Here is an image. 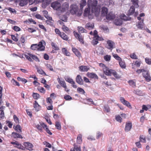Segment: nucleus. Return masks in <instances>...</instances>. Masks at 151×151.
Wrapping results in <instances>:
<instances>
[{
	"mask_svg": "<svg viewBox=\"0 0 151 151\" xmlns=\"http://www.w3.org/2000/svg\"><path fill=\"white\" fill-rule=\"evenodd\" d=\"M98 1L96 0H88L87 1L88 8L85 9L84 15L85 16H88L90 18L89 16L90 9H91L92 12H96L98 9L97 7Z\"/></svg>",
	"mask_w": 151,
	"mask_h": 151,
	"instance_id": "obj_1",
	"label": "nucleus"
},
{
	"mask_svg": "<svg viewBox=\"0 0 151 151\" xmlns=\"http://www.w3.org/2000/svg\"><path fill=\"white\" fill-rule=\"evenodd\" d=\"M46 43L43 40L39 42L38 44H34L31 45L30 49L33 50L42 51L45 50Z\"/></svg>",
	"mask_w": 151,
	"mask_h": 151,
	"instance_id": "obj_2",
	"label": "nucleus"
},
{
	"mask_svg": "<svg viewBox=\"0 0 151 151\" xmlns=\"http://www.w3.org/2000/svg\"><path fill=\"white\" fill-rule=\"evenodd\" d=\"M70 7L71 9L70 10V12L72 14H76L78 17L81 15V12L80 11H78V8L76 5H71Z\"/></svg>",
	"mask_w": 151,
	"mask_h": 151,
	"instance_id": "obj_3",
	"label": "nucleus"
},
{
	"mask_svg": "<svg viewBox=\"0 0 151 151\" xmlns=\"http://www.w3.org/2000/svg\"><path fill=\"white\" fill-rule=\"evenodd\" d=\"M142 75L147 81L148 82L151 80V77L150 75L149 70H145L144 73H142Z\"/></svg>",
	"mask_w": 151,
	"mask_h": 151,
	"instance_id": "obj_4",
	"label": "nucleus"
},
{
	"mask_svg": "<svg viewBox=\"0 0 151 151\" xmlns=\"http://www.w3.org/2000/svg\"><path fill=\"white\" fill-rule=\"evenodd\" d=\"M120 100L121 102L124 105L126 106L130 109L132 108V106L130 104L129 102L125 100L124 97H120Z\"/></svg>",
	"mask_w": 151,
	"mask_h": 151,
	"instance_id": "obj_5",
	"label": "nucleus"
},
{
	"mask_svg": "<svg viewBox=\"0 0 151 151\" xmlns=\"http://www.w3.org/2000/svg\"><path fill=\"white\" fill-rule=\"evenodd\" d=\"M52 7L54 9L56 10H60L61 7V4L58 1H55L52 2L51 5Z\"/></svg>",
	"mask_w": 151,
	"mask_h": 151,
	"instance_id": "obj_6",
	"label": "nucleus"
},
{
	"mask_svg": "<svg viewBox=\"0 0 151 151\" xmlns=\"http://www.w3.org/2000/svg\"><path fill=\"white\" fill-rule=\"evenodd\" d=\"M113 70L110 69L107 67H104L103 68V72L105 74L108 76H111V74Z\"/></svg>",
	"mask_w": 151,
	"mask_h": 151,
	"instance_id": "obj_7",
	"label": "nucleus"
},
{
	"mask_svg": "<svg viewBox=\"0 0 151 151\" xmlns=\"http://www.w3.org/2000/svg\"><path fill=\"white\" fill-rule=\"evenodd\" d=\"M73 33L76 38L78 39L81 43L83 44L84 43V41L82 36H81L78 32L75 31H74Z\"/></svg>",
	"mask_w": 151,
	"mask_h": 151,
	"instance_id": "obj_8",
	"label": "nucleus"
},
{
	"mask_svg": "<svg viewBox=\"0 0 151 151\" xmlns=\"http://www.w3.org/2000/svg\"><path fill=\"white\" fill-rule=\"evenodd\" d=\"M132 126V122L130 121L127 122L124 128L125 131L126 132L129 131L131 129Z\"/></svg>",
	"mask_w": 151,
	"mask_h": 151,
	"instance_id": "obj_9",
	"label": "nucleus"
},
{
	"mask_svg": "<svg viewBox=\"0 0 151 151\" xmlns=\"http://www.w3.org/2000/svg\"><path fill=\"white\" fill-rule=\"evenodd\" d=\"M106 16V19L109 21L112 20L115 17V15L112 12H109Z\"/></svg>",
	"mask_w": 151,
	"mask_h": 151,
	"instance_id": "obj_10",
	"label": "nucleus"
},
{
	"mask_svg": "<svg viewBox=\"0 0 151 151\" xmlns=\"http://www.w3.org/2000/svg\"><path fill=\"white\" fill-rule=\"evenodd\" d=\"M69 7V4L68 3L65 2L64 3L61 8H60V9L62 12H65L68 10Z\"/></svg>",
	"mask_w": 151,
	"mask_h": 151,
	"instance_id": "obj_11",
	"label": "nucleus"
},
{
	"mask_svg": "<svg viewBox=\"0 0 151 151\" xmlns=\"http://www.w3.org/2000/svg\"><path fill=\"white\" fill-rule=\"evenodd\" d=\"M24 145L26 149L28 150H32L33 147V145L32 144L29 142H25L24 143Z\"/></svg>",
	"mask_w": 151,
	"mask_h": 151,
	"instance_id": "obj_12",
	"label": "nucleus"
},
{
	"mask_svg": "<svg viewBox=\"0 0 151 151\" xmlns=\"http://www.w3.org/2000/svg\"><path fill=\"white\" fill-rule=\"evenodd\" d=\"M33 105L34 108L35 109V110L37 111H38L40 110L41 108V106L38 104L36 101H35L34 102L33 104Z\"/></svg>",
	"mask_w": 151,
	"mask_h": 151,
	"instance_id": "obj_13",
	"label": "nucleus"
},
{
	"mask_svg": "<svg viewBox=\"0 0 151 151\" xmlns=\"http://www.w3.org/2000/svg\"><path fill=\"white\" fill-rule=\"evenodd\" d=\"M72 50L73 52L78 57L80 58L81 57V55L78 50L75 47H73Z\"/></svg>",
	"mask_w": 151,
	"mask_h": 151,
	"instance_id": "obj_14",
	"label": "nucleus"
},
{
	"mask_svg": "<svg viewBox=\"0 0 151 151\" xmlns=\"http://www.w3.org/2000/svg\"><path fill=\"white\" fill-rule=\"evenodd\" d=\"M57 80L58 82V83L62 87H63V88H66V85L64 81L63 80V79L61 80L59 77L58 78Z\"/></svg>",
	"mask_w": 151,
	"mask_h": 151,
	"instance_id": "obj_15",
	"label": "nucleus"
},
{
	"mask_svg": "<svg viewBox=\"0 0 151 151\" xmlns=\"http://www.w3.org/2000/svg\"><path fill=\"white\" fill-rule=\"evenodd\" d=\"M144 24L143 22V19H142V21L138 22L136 24V26L137 28L140 29H143L144 27Z\"/></svg>",
	"mask_w": 151,
	"mask_h": 151,
	"instance_id": "obj_16",
	"label": "nucleus"
},
{
	"mask_svg": "<svg viewBox=\"0 0 151 151\" xmlns=\"http://www.w3.org/2000/svg\"><path fill=\"white\" fill-rule=\"evenodd\" d=\"M11 137L14 139H16L17 138L21 139L23 138L22 136L19 133H17L15 132H13L12 133Z\"/></svg>",
	"mask_w": 151,
	"mask_h": 151,
	"instance_id": "obj_17",
	"label": "nucleus"
},
{
	"mask_svg": "<svg viewBox=\"0 0 151 151\" xmlns=\"http://www.w3.org/2000/svg\"><path fill=\"white\" fill-rule=\"evenodd\" d=\"M76 82L80 85H83V80L81 78V76L80 75H78L76 78Z\"/></svg>",
	"mask_w": 151,
	"mask_h": 151,
	"instance_id": "obj_18",
	"label": "nucleus"
},
{
	"mask_svg": "<svg viewBox=\"0 0 151 151\" xmlns=\"http://www.w3.org/2000/svg\"><path fill=\"white\" fill-rule=\"evenodd\" d=\"M66 81L72 84V86L74 88H77V85L75 84L74 81L72 79L68 78H67Z\"/></svg>",
	"mask_w": 151,
	"mask_h": 151,
	"instance_id": "obj_19",
	"label": "nucleus"
},
{
	"mask_svg": "<svg viewBox=\"0 0 151 151\" xmlns=\"http://www.w3.org/2000/svg\"><path fill=\"white\" fill-rule=\"evenodd\" d=\"M87 75L88 77L91 78L97 79L98 78V76L95 73H88Z\"/></svg>",
	"mask_w": 151,
	"mask_h": 151,
	"instance_id": "obj_20",
	"label": "nucleus"
},
{
	"mask_svg": "<svg viewBox=\"0 0 151 151\" xmlns=\"http://www.w3.org/2000/svg\"><path fill=\"white\" fill-rule=\"evenodd\" d=\"M94 27V24L93 23H91L90 22L86 24L85 26L86 28L89 30H91L93 29Z\"/></svg>",
	"mask_w": 151,
	"mask_h": 151,
	"instance_id": "obj_21",
	"label": "nucleus"
},
{
	"mask_svg": "<svg viewBox=\"0 0 151 151\" xmlns=\"http://www.w3.org/2000/svg\"><path fill=\"white\" fill-rule=\"evenodd\" d=\"M79 68V70L81 72H87L89 69V68H88L87 66L84 65L80 66Z\"/></svg>",
	"mask_w": 151,
	"mask_h": 151,
	"instance_id": "obj_22",
	"label": "nucleus"
},
{
	"mask_svg": "<svg viewBox=\"0 0 151 151\" xmlns=\"http://www.w3.org/2000/svg\"><path fill=\"white\" fill-rule=\"evenodd\" d=\"M107 43L109 47H108V49L111 50V51L113 48V45H114V43L111 40H108L107 41Z\"/></svg>",
	"mask_w": 151,
	"mask_h": 151,
	"instance_id": "obj_23",
	"label": "nucleus"
},
{
	"mask_svg": "<svg viewBox=\"0 0 151 151\" xmlns=\"http://www.w3.org/2000/svg\"><path fill=\"white\" fill-rule=\"evenodd\" d=\"M112 75L114 77L117 79H119L121 77V76L118 74L115 70H114L111 74V76Z\"/></svg>",
	"mask_w": 151,
	"mask_h": 151,
	"instance_id": "obj_24",
	"label": "nucleus"
},
{
	"mask_svg": "<svg viewBox=\"0 0 151 151\" xmlns=\"http://www.w3.org/2000/svg\"><path fill=\"white\" fill-rule=\"evenodd\" d=\"M108 12V9L105 7H103L101 9V13L103 16H106Z\"/></svg>",
	"mask_w": 151,
	"mask_h": 151,
	"instance_id": "obj_25",
	"label": "nucleus"
},
{
	"mask_svg": "<svg viewBox=\"0 0 151 151\" xmlns=\"http://www.w3.org/2000/svg\"><path fill=\"white\" fill-rule=\"evenodd\" d=\"M60 36L65 41H68L69 39V37H68V35H66L63 32H62V33L60 35Z\"/></svg>",
	"mask_w": 151,
	"mask_h": 151,
	"instance_id": "obj_26",
	"label": "nucleus"
},
{
	"mask_svg": "<svg viewBox=\"0 0 151 151\" xmlns=\"http://www.w3.org/2000/svg\"><path fill=\"white\" fill-rule=\"evenodd\" d=\"M63 53L65 55L70 56V53L65 48H63L62 49Z\"/></svg>",
	"mask_w": 151,
	"mask_h": 151,
	"instance_id": "obj_27",
	"label": "nucleus"
},
{
	"mask_svg": "<svg viewBox=\"0 0 151 151\" xmlns=\"http://www.w3.org/2000/svg\"><path fill=\"white\" fill-rule=\"evenodd\" d=\"M4 106H3L0 107V118L1 119L3 118L4 116Z\"/></svg>",
	"mask_w": 151,
	"mask_h": 151,
	"instance_id": "obj_28",
	"label": "nucleus"
},
{
	"mask_svg": "<svg viewBox=\"0 0 151 151\" xmlns=\"http://www.w3.org/2000/svg\"><path fill=\"white\" fill-rule=\"evenodd\" d=\"M29 55L33 60L37 62H40V60L38 57L36 55L31 53H29Z\"/></svg>",
	"mask_w": 151,
	"mask_h": 151,
	"instance_id": "obj_29",
	"label": "nucleus"
},
{
	"mask_svg": "<svg viewBox=\"0 0 151 151\" xmlns=\"http://www.w3.org/2000/svg\"><path fill=\"white\" fill-rule=\"evenodd\" d=\"M78 32L80 33H86L87 31L83 27H78Z\"/></svg>",
	"mask_w": 151,
	"mask_h": 151,
	"instance_id": "obj_30",
	"label": "nucleus"
},
{
	"mask_svg": "<svg viewBox=\"0 0 151 151\" xmlns=\"http://www.w3.org/2000/svg\"><path fill=\"white\" fill-rule=\"evenodd\" d=\"M135 12V8L134 6H131L130 7V9L129 11L128 14L129 15H132Z\"/></svg>",
	"mask_w": 151,
	"mask_h": 151,
	"instance_id": "obj_31",
	"label": "nucleus"
},
{
	"mask_svg": "<svg viewBox=\"0 0 151 151\" xmlns=\"http://www.w3.org/2000/svg\"><path fill=\"white\" fill-rule=\"evenodd\" d=\"M119 65L122 68H125L126 67V65L125 62L122 61V59L119 61Z\"/></svg>",
	"mask_w": 151,
	"mask_h": 151,
	"instance_id": "obj_32",
	"label": "nucleus"
},
{
	"mask_svg": "<svg viewBox=\"0 0 151 151\" xmlns=\"http://www.w3.org/2000/svg\"><path fill=\"white\" fill-rule=\"evenodd\" d=\"M82 135L81 134H79L78 136L77 142L78 143L80 144L82 143Z\"/></svg>",
	"mask_w": 151,
	"mask_h": 151,
	"instance_id": "obj_33",
	"label": "nucleus"
},
{
	"mask_svg": "<svg viewBox=\"0 0 151 151\" xmlns=\"http://www.w3.org/2000/svg\"><path fill=\"white\" fill-rule=\"evenodd\" d=\"M32 96L33 99L35 100H37L40 98V96L38 93L34 92L33 93Z\"/></svg>",
	"mask_w": 151,
	"mask_h": 151,
	"instance_id": "obj_34",
	"label": "nucleus"
},
{
	"mask_svg": "<svg viewBox=\"0 0 151 151\" xmlns=\"http://www.w3.org/2000/svg\"><path fill=\"white\" fill-rule=\"evenodd\" d=\"M114 23L117 26H120L122 24V22L120 19H115Z\"/></svg>",
	"mask_w": 151,
	"mask_h": 151,
	"instance_id": "obj_35",
	"label": "nucleus"
},
{
	"mask_svg": "<svg viewBox=\"0 0 151 151\" xmlns=\"http://www.w3.org/2000/svg\"><path fill=\"white\" fill-rule=\"evenodd\" d=\"M37 72L39 73L44 76H47L44 71L41 68H37Z\"/></svg>",
	"mask_w": 151,
	"mask_h": 151,
	"instance_id": "obj_36",
	"label": "nucleus"
},
{
	"mask_svg": "<svg viewBox=\"0 0 151 151\" xmlns=\"http://www.w3.org/2000/svg\"><path fill=\"white\" fill-rule=\"evenodd\" d=\"M129 84L132 87L134 88L136 86V83L132 80H130L128 81Z\"/></svg>",
	"mask_w": 151,
	"mask_h": 151,
	"instance_id": "obj_37",
	"label": "nucleus"
},
{
	"mask_svg": "<svg viewBox=\"0 0 151 151\" xmlns=\"http://www.w3.org/2000/svg\"><path fill=\"white\" fill-rule=\"evenodd\" d=\"M14 129L15 130H16L19 132H21L22 131V127L19 124L17 125L15 127Z\"/></svg>",
	"mask_w": 151,
	"mask_h": 151,
	"instance_id": "obj_38",
	"label": "nucleus"
},
{
	"mask_svg": "<svg viewBox=\"0 0 151 151\" xmlns=\"http://www.w3.org/2000/svg\"><path fill=\"white\" fill-rule=\"evenodd\" d=\"M77 92L82 94H85V91L83 89L80 87H78L77 89Z\"/></svg>",
	"mask_w": 151,
	"mask_h": 151,
	"instance_id": "obj_39",
	"label": "nucleus"
},
{
	"mask_svg": "<svg viewBox=\"0 0 151 151\" xmlns=\"http://www.w3.org/2000/svg\"><path fill=\"white\" fill-rule=\"evenodd\" d=\"M104 50L102 47H101L99 48L97 50V54L100 55H103L104 53Z\"/></svg>",
	"mask_w": 151,
	"mask_h": 151,
	"instance_id": "obj_40",
	"label": "nucleus"
},
{
	"mask_svg": "<svg viewBox=\"0 0 151 151\" xmlns=\"http://www.w3.org/2000/svg\"><path fill=\"white\" fill-rule=\"evenodd\" d=\"M133 5L136 7H137L139 6L138 3L139 0H131Z\"/></svg>",
	"mask_w": 151,
	"mask_h": 151,
	"instance_id": "obj_41",
	"label": "nucleus"
},
{
	"mask_svg": "<svg viewBox=\"0 0 151 151\" xmlns=\"http://www.w3.org/2000/svg\"><path fill=\"white\" fill-rule=\"evenodd\" d=\"M86 2L85 0H82L80 4V7L81 9L83 8V6L86 5Z\"/></svg>",
	"mask_w": 151,
	"mask_h": 151,
	"instance_id": "obj_42",
	"label": "nucleus"
},
{
	"mask_svg": "<svg viewBox=\"0 0 151 151\" xmlns=\"http://www.w3.org/2000/svg\"><path fill=\"white\" fill-rule=\"evenodd\" d=\"M15 147H16L19 149L24 150L25 149V147L21 144L19 143L18 142L17 145L15 146Z\"/></svg>",
	"mask_w": 151,
	"mask_h": 151,
	"instance_id": "obj_43",
	"label": "nucleus"
},
{
	"mask_svg": "<svg viewBox=\"0 0 151 151\" xmlns=\"http://www.w3.org/2000/svg\"><path fill=\"white\" fill-rule=\"evenodd\" d=\"M51 45L52 48L54 50H59L58 47L54 42H52L51 43Z\"/></svg>",
	"mask_w": 151,
	"mask_h": 151,
	"instance_id": "obj_44",
	"label": "nucleus"
},
{
	"mask_svg": "<svg viewBox=\"0 0 151 151\" xmlns=\"http://www.w3.org/2000/svg\"><path fill=\"white\" fill-rule=\"evenodd\" d=\"M112 55L113 57L116 60H118L119 61L121 60V58L117 54H115L112 53Z\"/></svg>",
	"mask_w": 151,
	"mask_h": 151,
	"instance_id": "obj_45",
	"label": "nucleus"
},
{
	"mask_svg": "<svg viewBox=\"0 0 151 151\" xmlns=\"http://www.w3.org/2000/svg\"><path fill=\"white\" fill-rule=\"evenodd\" d=\"M20 2L19 5L22 6H23L26 4L25 0H18Z\"/></svg>",
	"mask_w": 151,
	"mask_h": 151,
	"instance_id": "obj_46",
	"label": "nucleus"
},
{
	"mask_svg": "<svg viewBox=\"0 0 151 151\" xmlns=\"http://www.w3.org/2000/svg\"><path fill=\"white\" fill-rule=\"evenodd\" d=\"M140 141L141 142H145L146 139L145 137L143 135H140L139 137Z\"/></svg>",
	"mask_w": 151,
	"mask_h": 151,
	"instance_id": "obj_47",
	"label": "nucleus"
},
{
	"mask_svg": "<svg viewBox=\"0 0 151 151\" xmlns=\"http://www.w3.org/2000/svg\"><path fill=\"white\" fill-rule=\"evenodd\" d=\"M62 29L63 31L65 33L69 32L70 31V29L69 28L65 25L63 26V27H62Z\"/></svg>",
	"mask_w": 151,
	"mask_h": 151,
	"instance_id": "obj_48",
	"label": "nucleus"
},
{
	"mask_svg": "<svg viewBox=\"0 0 151 151\" xmlns=\"http://www.w3.org/2000/svg\"><path fill=\"white\" fill-rule=\"evenodd\" d=\"M46 68L47 69H49L51 71H53V68L52 67L50 64L47 63L46 65Z\"/></svg>",
	"mask_w": 151,
	"mask_h": 151,
	"instance_id": "obj_49",
	"label": "nucleus"
},
{
	"mask_svg": "<svg viewBox=\"0 0 151 151\" xmlns=\"http://www.w3.org/2000/svg\"><path fill=\"white\" fill-rule=\"evenodd\" d=\"M37 89L41 93H45V90L43 87H39L37 88Z\"/></svg>",
	"mask_w": 151,
	"mask_h": 151,
	"instance_id": "obj_50",
	"label": "nucleus"
},
{
	"mask_svg": "<svg viewBox=\"0 0 151 151\" xmlns=\"http://www.w3.org/2000/svg\"><path fill=\"white\" fill-rule=\"evenodd\" d=\"M46 23L47 24L52 26L53 25L54 21L52 19V20H47L46 21Z\"/></svg>",
	"mask_w": 151,
	"mask_h": 151,
	"instance_id": "obj_51",
	"label": "nucleus"
},
{
	"mask_svg": "<svg viewBox=\"0 0 151 151\" xmlns=\"http://www.w3.org/2000/svg\"><path fill=\"white\" fill-rule=\"evenodd\" d=\"M29 53H27V55L25 54L24 56L25 58L29 61L30 62H32L33 60L30 56L29 55Z\"/></svg>",
	"mask_w": 151,
	"mask_h": 151,
	"instance_id": "obj_52",
	"label": "nucleus"
},
{
	"mask_svg": "<svg viewBox=\"0 0 151 151\" xmlns=\"http://www.w3.org/2000/svg\"><path fill=\"white\" fill-rule=\"evenodd\" d=\"M55 127L56 128L59 130L61 129V126L60 124L58 122H56L55 123Z\"/></svg>",
	"mask_w": 151,
	"mask_h": 151,
	"instance_id": "obj_53",
	"label": "nucleus"
},
{
	"mask_svg": "<svg viewBox=\"0 0 151 151\" xmlns=\"http://www.w3.org/2000/svg\"><path fill=\"white\" fill-rule=\"evenodd\" d=\"M145 60V62L147 64L149 65H151V58H146Z\"/></svg>",
	"mask_w": 151,
	"mask_h": 151,
	"instance_id": "obj_54",
	"label": "nucleus"
},
{
	"mask_svg": "<svg viewBox=\"0 0 151 151\" xmlns=\"http://www.w3.org/2000/svg\"><path fill=\"white\" fill-rule=\"evenodd\" d=\"M130 56L131 58L132 59H137V55L134 53H133L132 54H131L130 55Z\"/></svg>",
	"mask_w": 151,
	"mask_h": 151,
	"instance_id": "obj_55",
	"label": "nucleus"
},
{
	"mask_svg": "<svg viewBox=\"0 0 151 151\" xmlns=\"http://www.w3.org/2000/svg\"><path fill=\"white\" fill-rule=\"evenodd\" d=\"M94 38H95L96 40H97L98 41H103L104 40V39L102 37H100L98 35L94 37Z\"/></svg>",
	"mask_w": 151,
	"mask_h": 151,
	"instance_id": "obj_56",
	"label": "nucleus"
},
{
	"mask_svg": "<svg viewBox=\"0 0 151 151\" xmlns=\"http://www.w3.org/2000/svg\"><path fill=\"white\" fill-rule=\"evenodd\" d=\"M111 56L110 55H106L104 57V59L106 61H109L110 60Z\"/></svg>",
	"mask_w": 151,
	"mask_h": 151,
	"instance_id": "obj_57",
	"label": "nucleus"
},
{
	"mask_svg": "<svg viewBox=\"0 0 151 151\" xmlns=\"http://www.w3.org/2000/svg\"><path fill=\"white\" fill-rule=\"evenodd\" d=\"M46 102L47 103H49L50 104H52L53 101L50 97H48L46 99Z\"/></svg>",
	"mask_w": 151,
	"mask_h": 151,
	"instance_id": "obj_58",
	"label": "nucleus"
},
{
	"mask_svg": "<svg viewBox=\"0 0 151 151\" xmlns=\"http://www.w3.org/2000/svg\"><path fill=\"white\" fill-rule=\"evenodd\" d=\"M148 108L149 105H147V106L145 105H142V109L145 111H147L148 110H149Z\"/></svg>",
	"mask_w": 151,
	"mask_h": 151,
	"instance_id": "obj_59",
	"label": "nucleus"
},
{
	"mask_svg": "<svg viewBox=\"0 0 151 151\" xmlns=\"http://www.w3.org/2000/svg\"><path fill=\"white\" fill-rule=\"evenodd\" d=\"M116 119L117 121L120 123L121 122H122V119L119 115L116 116Z\"/></svg>",
	"mask_w": 151,
	"mask_h": 151,
	"instance_id": "obj_60",
	"label": "nucleus"
},
{
	"mask_svg": "<svg viewBox=\"0 0 151 151\" xmlns=\"http://www.w3.org/2000/svg\"><path fill=\"white\" fill-rule=\"evenodd\" d=\"M98 43V41L97 40H96V38H94V37H93V39L92 42V44L93 45H96Z\"/></svg>",
	"mask_w": 151,
	"mask_h": 151,
	"instance_id": "obj_61",
	"label": "nucleus"
},
{
	"mask_svg": "<svg viewBox=\"0 0 151 151\" xmlns=\"http://www.w3.org/2000/svg\"><path fill=\"white\" fill-rule=\"evenodd\" d=\"M12 39L15 42H17L18 40V38L16 37L14 35H11Z\"/></svg>",
	"mask_w": 151,
	"mask_h": 151,
	"instance_id": "obj_62",
	"label": "nucleus"
},
{
	"mask_svg": "<svg viewBox=\"0 0 151 151\" xmlns=\"http://www.w3.org/2000/svg\"><path fill=\"white\" fill-rule=\"evenodd\" d=\"M64 98L66 100H70L72 99V98L69 95L65 96Z\"/></svg>",
	"mask_w": 151,
	"mask_h": 151,
	"instance_id": "obj_63",
	"label": "nucleus"
},
{
	"mask_svg": "<svg viewBox=\"0 0 151 151\" xmlns=\"http://www.w3.org/2000/svg\"><path fill=\"white\" fill-rule=\"evenodd\" d=\"M35 17L37 19H40L41 20H43V17H42L39 14H36L35 15Z\"/></svg>",
	"mask_w": 151,
	"mask_h": 151,
	"instance_id": "obj_64",
	"label": "nucleus"
}]
</instances>
